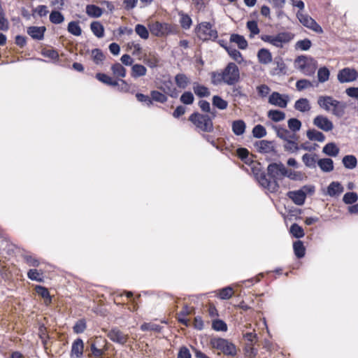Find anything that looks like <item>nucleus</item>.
Returning <instances> with one entry per match:
<instances>
[{
    "label": "nucleus",
    "mask_w": 358,
    "mask_h": 358,
    "mask_svg": "<svg viewBox=\"0 0 358 358\" xmlns=\"http://www.w3.org/2000/svg\"><path fill=\"white\" fill-rule=\"evenodd\" d=\"M46 29L45 27H29L27 29V34L34 39L41 40L43 38Z\"/></svg>",
    "instance_id": "17"
},
{
    "label": "nucleus",
    "mask_w": 358,
    "mask_h": 358,
    "mask_svg": "<svg viewBox=\"0 0 358 358\" xmlns=\"http://www.w3.org/2000/svg\"><path fill=\"white\" fill-rule=\"evenodd\" d=\"M274 67L271 71L273 76L284 75L287 73V67L281 57H275L273 62Z\"/></svg>",
    "instance_id": "14"
},
{
    "label": "nucleus",
    "mask_w": 358,
    "mask_h": 358,
    "mask_svg": "<svg viewBox=\"0 0 358 358\" xmlns=\"http://www.w3.org/2000/svg\"><path fill=\"white\" fill-rule=\"evenodd\" d=\"M175 83L180 89H185L191 83L190 78L185 73H178L175 76Z\"/></svg>",
    "instance_id": "19"
},
{
    "label": "nucleus",
    "mask_w": 358,
    "mask_h": 358,
    "mask_svg": "<svg viewBox=\"0 0 358 358\" xmlns=\"http://www.w3.org/2000/svg\"><path fill=\"white\" fill-rule=\"evenodd\" d=\"M136 33L143 39H147L149 37V32L147 28L142 24H137L135 27Z\"/></svg>",
    "instance_id": "56"
},
{
    "label": "nucleus",
    "mask_w": 358,
    "mask_h": 358,
    "mask_svg": "<svg viewBox=\"0 0 358 358\" xmlns=\"http://www.w3.org/2000/svg\"><path fill=\"white\" fill-rule=\"evenodd\" d=\"M64 15L59 11L53 10L51 12L50 15V21L53 24H61L64 22Z\"/></svg>",
    "instance_id": "51"
},
{
    "label": "nucleus",
    "mask_w": 358,
    "mask_h": 358,
    "mask_svg": "<svg viewBox=\"0 0 358 358\" xmlns=\"http://www.w3.org/2000/svg\"><path fill=\"white\" fill-rule=\"evenodd\" d=\"M293 249L294 255L298 258H302L304 257L306 248L303 245V243L301 241H295L293 244Z\"/></svg>",
    "instance_id": "37"
},
{
    "label": "nucleus",
    "mask_w": 358,
    "mask_h": 358,
    "mask_svg": "<svg viewBox=\"0 0 358 358\" xmlns=\"http://www.w3.org/2000/svg\"><path fill=\"white\" fill-rule=\"evenodd\" d=\"M141 329L143 331H148L150 334L161 333V327L154 323H144L141 326Z\"/></svg>",
    "instance_id": "40"
},
{
    "label": "nucleus",
    "mask_w": 358,
    "mask_h": 358,
    "mask_svg": "<svg viewBox=\"0 0 358 358\" xmlns=\"http://www.w3.org/2000/svg\"><path fill=\"white\" fill-rule=\"evenodd\" d=\"M312 42L308 38L298 41L295 44V48L301 50L306 51L310 48Z\"/></svg>",
    "instance_id": "53"
},
{
    "label": "nucleus",
    "mask_w": 358,
    "mask_h": 358,
    "mask_svg": "<svg viewBox=\"0 0 358 358\" xmlns=\"http://www.w3.org/2000/svg\"><path fill=\"white\" fill-rule=\"evenodd\" d=\"M313 124L318 129L328 132L334 129L333 122L327 117L322 115H317L313 121Z\"/></svg>",
    "instance_id": "12"
},
{
    "label": "nucleus",
    "mask_w": 358,
    "mask_h": 358,
    "mask_svg": "<svg viewBox=\"0 0 358 358\" xmlns=\"http://www.w3.org/2000/svg\"><path fill=\"white\" fill-rule=\"evenodd\" d=\"M267 172L271 179H268L264 172L256 173V178L264 188L270 192H275L279 188L277 180L287 175V169L282 162L271 163L267 167Z\"/></svg>",
    "instance_id": "1"
},
{
    "label": "nucleus",
    "mask_w": 358,
    "mask_h": 358,
    "mask_svg": "<svg viewBox=\"0 0 358 358\" xmlns=\"http://www.w3.org/2000/svg\"><path fill=\"white\" fill-rule=\"evenodd\" d=\"M83 342L80 338H77L72 345L71 354L76 357H80L83 353Z\"/></svg>",
    "instance_id": "28"
},
{
    "label": "nucleus",
    "mask_w": 358,
    "mask_h": 358,
    "mask_svg": "<svg viewBox=\"0 0 358 358\" xmlns=\"http://www.w3.org/2000/svg\"><path fill=\"white\" fill-rule=\"evenodd\" d=\"M86 13L90 17H99L102 15L103 10L97 6L87 5L86 7Z\"/></svg>",
    "instance_id": "36"
},
{
    "label": "nucleus",
    "mask_w": 358,
    "mask_h": 358,
    "mask_svg": "<svg viewBox=\"0 0 358 358\" xmlns=\"http://www.w3.org/2000/svg\"><path fill=\"white\" fill-rule=\"evenodd\" d=\"M229 56L238 64L243 62V58L241 53L236 49L231 47H224Z\"/></svg>",
    "instance_id": "38"
},
{
    "label": "nucleus",
    "mask_w": 358,
    "mask_h": 358,
    "mask_svg": "<svg viewBox=\"0 0 358 358\" xmlns=\"http://www.w3.org/2000/svg\"><path fill=\"white\" fill-rule=\"evenodd\" d=\"M127 46L128 49L131 51L133 55L138 56L141 54L142 48L140 44L131 42L129 43Z\"/></svg>",
    "instance_id": "63"
},
{
    "label": "nucleus",
    "mask_w": 358,
    "mask_h": 358,
    "mask_svg": "<svg viewBox=\"0 0 358 358\" xmlns=\"http://www.w3.org/2000/svg\"><path fill=\"white\" fill-rule=\"evenodd\" d=\"M247 28L250 31V37H252L254 35H257L259 33L257 22L255 20L248 21L247 22Z\"/></svg>",
    "instance_id": "60"
},
{
    "label": "nucleus",
    "mask_w": 358,
    "mask_h": 358,
    "mask_svg": "<svg viewBox=\"0 0 358 358\" xmlns=\"http://www.w3.org/2000/svg\"><path fill=\"white\" fill-rule=\"evenodd\" d=\"M150 96L152 101H155L161 103H164L167 101V96L164 94L157 90L151 91Z\"/></svg>",
    "instance_id": "49"
},
{
    "label": "nucleus",
    "mask_w": 358,
    "mask_h": 358,
    "mask_svg": "<svg viewBox=\"0 0 358 358\" xmlns=\"http://www.w3.org/2000/svg\"><path fill=\"white\" fill-rule=\"evenodd\" d=\"M222 72L224 78V83L232 85L239 81L240 71L235 63H229Z\"/></svg>",
    "instance_id": "8"
},
{
    "label": "nucleus",
    "mask_w": 358,
    "mask_h": 358,
    "mask_svg": "<svg viewBox=\"0 0 358 358\" xmlns=\"http://www.w3.org/2000/svg\"><path fill=\"white\" fill-rule=\"evenodd\" d=\"M257 58L259 63L262 64H268L273 60L271 52L266 48H262L259 50L257 52Z\"/></svg>",
    "instance_id": "21"
},
{
    "label": "nucleus",
    "mask_w": 358,
    "mask_h": 358,
    "mask_svg": "<svg viewBox=\"0 0 358 358\" xmlns=\"http://www.w3.org/2000/svg\"><path fill=\"white\" fill-rule=\"evenodd\" d=\"M344 191L343 187L338 182H332L327 187V194L330 196H339Z\"/></svg>",
    "instance_id": "18"
},
{
    "label": "nucleus",
    "mask_w": 358,
    "mask_h": 358,
    "mask_svg": "<svg viewBox=\"0 0 358 358\" xmlns=\"http://www.w3.org/2000/svg\"><path fill=\"white\" fill-rule=\"evenodd\" d=\"M213 348H215L227 356H235L236 355V348L232 343L222 338H213L210 341Z\"/></svg>",
    "instance_id": "6"
},
{
    "label": "nucleus",
    "mask_w": 358,
    "mask_h": 358,
    "mask_svg": "<svg viewBox=\"0 0 358 358\" xmlns=\"http://www.w3.org/2000/svg\"><path fill=\"white\" fill-rule=\"evenodd\" d=\"M294 108L300 112L306 113L310 110L311 106L308 99L301 98L295 102Z\"/></svg>",
    "instance_id": "23"
},
{
    "label": "nucleus",
    "mask_w": 358,
    "mask_h": 358,
    "mask_svg": "<svg viewBox=\"0 0 358 358\" xmlns=\"http://www.w3.org/2000/svg\"><path fill=\"white\" fill-rule=\"evenodd\" d=\"M212 83L215 85L220 84L221 83H224V78L223 72L217 73L213 72L211 73Z\"/></svg>",
    "instance_id": "62"
},
{
    "label": "nucleus",
    "mask_w": 358,
    "mask_h": 358,
    "mask_svg": "<svg viewBox=\"0 0 358 358\" xmlns=\"http://www.w3.org/2000/svg\"><path fill=\"white\" fill-rule=\"evenodd\" d=\"M232 131L236 136H241L245 133L246 124L242 120H234L232 122Z\"/></svg>",
    "instance_id": "26"
},
{
    "label": "nucleus",
    "mask_w": 358,
    "mask_h": 358,
    "mask_svg": "<svg viewBox=\"0 0 358 358\" xmlns=\"http://www.w3.org/2000/svg\"><path fill=\"white\" fill-rule=\"evenodd\" d=\"M230 42L236 43L240 49L245 50L248 47V42L243 36L233 34L230 36Z\"/></svg>",
    "instance_id": "25"
},
{
    "label": "nucleus",
    "mask_w": 358,
    "mask_h": 358,
    "mask_svg": "<svg viewBox=\"0 0 358 358\" xmlns=\"http://www.w3.org/2000/svg\"><path fill=\"white\" fill-rule=\"evenodd\" d=\"M289 232L293 236L297 238H302L305 235L303 228L296 223L292 224L289 229Z\"/></svg>",
    "instance_id": "47"
},
{
    "label": "nucleus",
    "mask_w": 358,
    "mask_h": 358,
    "mask_svg": "<svg viewBox=\"0 0 358 358\" xmlns=\"http://www.w3.org/2000/svg\"><path fill=\"white\" fill-rule=\"evenodd\" d=\"M307 138L310 141H315L318 142H324L325 141V136L316 129H308L306 131Z\"/></svg>",
    "instance_id": "27"
},
{
    "label": "nucleus",
    "mask_w": 358,
    "mask_h": 358,
    "mask_svg": "<svg viewBox=\"0 0 358 358\" xmlns=\"http://www.w3.org/2000/svg\"><path fill=\"white\" fill-rule=\"evenodd\" d=\"M180 101L184 104L190 105L193 103L194 97L191 92H185L180 96Z\"/></svg>",
    "instance_id": "57"
},
{
    "label": "nucleus",
    "mask_w": 358,
    "mask_h": 358,
    "mask_svg": "<svg viewBox=\"0 0 358 358\" xmlns=\"http://www.w3.org/2000/svg\"><path fill=\"white\" fill-rule=\"evenodd\" d=\"M179 15L180 16V22L181 27L185 29H189L192 22L191 17L187 14H185L182 12H180Z\"/></svg>",
    "instance_id": "48"
},
{
    "label": "nucleus",
    "mask_w": 358,
    "mask_h": 358,
    "mask_svg": "<svg viewBox=\"0 0 358 358\" xmlns=\"http://www.w3.org/2000/svg\"><path fill=\"white\" fill-rule=\"evenodd\" d=\"M192 89L194 94L199 97H208L210 95V92L209 89L206 86L199 84L197 82H194L193 83Z\"/></svg>",
    "instance_id": "20"
},
{
    "label": "nucleus",
    "mask_w": 358,
    "mask_h": 358,
    "mask_svg": "<svg viewBox=\"0 0 358 358\" xmlns=\"http://www.w3.org/2000/svg\"><path fill=\"white\" fill-rule=\"evenodd\" d=\"M287 125L289 127V130L296 134L301 129V122L296 118H290L287 121Z\"/></svg>",
    "instance_id": "46"
},
{
    "label": "nucleus",
    "mask_w": 358,
    "mask_h": 358,
    "mask_svg": "<svg viewBox=\"0 0 358 358\" xmlns=\"http://www.w3.org/2000/svg\"><path fill=\"white\" fill-rule=\"evenodd\" d=\"M313 86V83L306 79L299 80L296 83V87L299 91L304 90Z\"/></svg>",
    "instance_id": "59"
},
{
    "label": "nucleus",
    "mask_w": 358,
    "mask_h": 358,
    "mask_svg": "<svg viewBox=\"0 0 358 358\" xmlns=\"http://www.w3.org/2000/svg\"><path fill=\"white\" fill-rule=\"evenodd\" d=\"M145 63L151 68L155 67L158 62L159 59L155 55H149L144 59Z\"/></svg>",
    "instance_id": "64"
},
{
    "label": "nucleus",
    "mask_w": 358,
    "mask_h": 358,
    "mask_svg": "<svg viewBox=\"0 0 358 358\" xmlns=\"http://www.w3.org/2000/svg\"><path fill=\"white\" fill-rule=\"evenodd\" d=\"M96 78L100 82L106 84L110 86L115 87L118 85L117 81L112 79L111 77L108 76L105 73H98L96 74Z\"/></svg>",
    "instance_id": "34"
},
{
    "label": "nucleus",
    "mask_w": 358,
    "mask_h": 358,
    "mask_svg": "<svg viewBox=\"0 0 358 358\" xmlns=\"http://www.w3.org/2000/svg\"><path fill=\"white\" fill-rule=\"evenodd\" d=\"M28 278L38 282L43 281L42 273L36 269H30L27 273Z\"/></svg>",
    "instance_id": "61"
},
{
    "label": "nucleus",
    "mask_w": 358,
    "mask_h": 358,
    "mask_svg": "<svg viewBox=\"0 0 358 358\" xmlns=\"http://www.w3.org/2000/svg\"><path fill=\"white\" fill-rule=\"evenodd\" d=\"M287 195L295 204L298 206L303 205L306 200L305 194L300 189L296 191H289L287 192Z\"/></svg>",
    "instance_id": "16"
},
{
    "label": "nucleus",
    "mask_w": 358,
    "mask_h": 358,
    "mask_svg": "<svg viewBox=\"0 0 358 358\" xmlns=\"http://www.w3.org/2000/svg\"><path fill=\"white\" fill-rule=\"evenodd\" d=\"M294 38L290 32H280L277 35H262L261 39L276 48H282L283 45L289 43Z\"/></svg>",
    "instance_id": "5"
},
{
    "label": "nucleus",
    "mask_w": 358,
    "mask_h": 358,
    "mask_svg": "<svg viewBox=\"0 0 358 358\" xmlns=\"http://www.w3.org/2000/svg\"><path fill=\"white\" fill-rule=\"evenodd\" d=\"M8 29L9 22L5 16V13L2 8V2L0 0V30L7 31Z\"/></svg>",
    "instance_id": "44"
},
{
    "label": "nucleus",
    "mask_w": 358,
    "mask_h": 358,
    "mask_svg": "<svg viewBox=\"0 0 358 358\" xmlns=\"http://www.w3.org/2000/svg\"><path fill=\"white\" fill-rule=\"evenodd\" d=\"M90 28L93 34L98 38H102L104 36L103 26L99 22H92Z\"/></svg>",
    "instance_id": "35"
},
{
    "label": "nucleus",
    "mask_w": 358,
    "mask_h": 358,
    "mask_svg": "<svg viewBox=\"0 0 358 358\" xmlns=\"http://www.w3.org/2000/svg\"><path fill=\"white\" fill-rule=\"evenodd\" d=\"M68 31L74 36H80L82 34V29L78 24V22L72 21L69 23Z\"/></svg>",
    "instance_id": "50"
},
{
    "label": "nucleus",
    "mask_w": 358,
    "mask_h": 358,
    "mask_svg": "<svg viewBox=\"0 0 358 358\" xmlns=\"http://www.w3.org/2000/svg\"><path fill=\"white\" fill-rule=\"evenodd\" d=\"M273 129L276 132L277 136L282 139L285 142L294 139L298 136L296 134H294L290 130L280 126L273 125Z\"/></svg>",
    "instance_id": "15"
},
{
    "label": "nucleus",
    "mask_w": 358,
    "mask_h": 358,
    "mask_svg": "<svg viewBox=\"0 0 358 358\" xmlns=\"http://www.w3.org/2000/svg\"><path fill=\"white\" fill-rule=\"evenodd\" d=\"M196 34L203 41L215 40L217 38V32L213 29L210 22H203L200 23L196 29Z\"/></svg>",
    "instance_id": "7"
},
{
    "label": "nucleus",
    "mask_w": 358,
    "mask_h": 358,
    "mask_svg": "<svg viewBox=\"0 0 358 358\" xmlns=\"http://www.w3.org/2000/svg\"><path fill=\"white\" fill-rule=\"evenodd\" d=\"M212 329L216 331L226 332L227 331V325L222 320L213 319Z\"/></svg>",
    "instance_id": "39"
},
{
    "label": "nucleus",
    "mask_w": 358,
    "mask_h": 358,
    "mask_svg": "<svg viewBox=\"0 0 358 358\" xmlns=\"http://www.w3.org/2000/svg\"><path fill=\"white\" fill-rule=\"evenodd\" d=\"M267 116L272 121L278 122L285 119V113L278 110H270L267 113Z\"/></svg>",
    "instance_id": "32"
},
{
    "label": "nucleus",
    "mask_w": 358,
    "mask_h": 358,
    "mask_svg": "<svg viewBox=\"0 0 358 358\" xmlns=\"http://www.w3.org/2000/svg\"><path fill=\"white\" fill-rule=\"evenodd\" d=\"M322 152L328 156L336 157L339 153V148L334 143H329L323 148Z\"/></svg>",
    "instance_id": "33"
},
{
    "label": "nucleus",
    "mask_w": 358,
    "mask_h": 358,
    "mask_svg": "<svg viewBox=\"0 0 358 358\" xmlns=\"http://www.w3.org/2000/svg\"><path fill=\"white\" fill-rule=\"evenodd\" d=\"M358 77V73L356 70L350 68H344L338 71L337 75L340 83H350L355 80Z\"/></svg>",
    "instance_id": "13"
},
{
    "label": "nucleus",
    "mask_w": 358,
    "mask_h": 358,
    "mask_svg": "<svg viewBox=\"0 0 358 358\" xmlns=\"http://www.w3.org/2000/svg\"><path fill=\"white\" fill-rule=\"evenodd\" d=\"M297 18L299 22L307 28L317 32L322 33V27L313 20L311 17L301 12H298L296 14Z\"/></svg>",
    "instance_id": "10"
},
{
    "label": "nucleus",
    "mask_w": 358,
    "mask_h": 358,
    "mask_svg": "<svg viewBox=\"0 0 358 358\" xmlns=\"http://www.w3.org/2000/svg\"><path fill=\"white\" fill-rule=\"evenodd\" d=\"M295 66L306 76H311L316 70L315 61L309 57L299 56L294 61Z\"/></svg>",
    "instance_id": "4"
},
{
    "label": "nucleus",
    "mask_w": 358,
    "mask_h": 358,
    "mask_svg": "<svg viewBox=\"0 0 358 358\" xmlns=\"http://www.w3.org/2000/svg\"><path fill=\"white\" fill-rule=\"evenodd\" d=\"M113 74L116 77L124 78L126 76V69L120 63H115L111 66Z\"/></svg>",
    "instance_id": "42"
},
{
    "label": "nucleus",
    "mask_w": 358,
    "mask_h": 358,
    "mask_svg": "<svg viewBox=\"0 0 358 358\" xmlns=\"http://www.w3.org/2000/svg\"><path fill=\"white\" fill-rule=\"evenodd\" d=\"M358 199L357 194L355 192H347L344 194L343 201L346 204H352Z\"/></svg>",
    "instance_id": "58"
},
{
    "label": "nucleus",
    "mask_w": 358,
    "mask_h": 358,
    "mask_svg": "<svg viewBox=\"0 0 358 358\" xmlns=\"http://www.w3.org/2000/svg\"><path fill=\"white\" fill-rule=\"evenodd\" d=\"M257 150L262 153H269L273 151L272 143L268 141L262 140L256 143Z\"/></svg>",
    "instance_id": "30"
},
{
    "label": "nucleus",
    "mask_w": 358,
    "mask_h": 358,
    "mask_svg": "<svg viewBox=\"0 0 358 358\" xmlns=\"http://www.w3.org/2000/svg\"><path fill=\"white\" fill-rule=\"evenodd\" d=\"M268 101L273 106L285 108L287 106L289 96L287 94H281L279 92H273L269 96Z\"/></svg>",
    "instance_id": "11"
},
{
    "label": "nucleus",
    "mask_w": 358,
    "mask_h": 358,
    "mask_svg": "<svg viewBox=\"0 0 358 358\" xmlns=\"http://www.w3.org/2000/svg\"><path fill=\"white\" fill-rule=\"evenodd\" d=\"M150 31L157 37L166 36L173 31L172 26L168 23L152 22L148 24Z\"/></svg>",
    "instance_id": "9"
},
{
    "label": "nucleus",
    "mask_w": 358,
    "mask_h": 358,
    "mask_svg": "<svg viewBox=\"0 0 358 358\" xmlns=\"http://www.w3.org/2000/svg\"><path fill=\"white\" fill-rule=\"evenodd\" d=\"M92 58L93 62L99 65L103 63L105 56L101 50L96 48L92 50Z\"/></svg>",
    "instance_id": "45"
},
{
    "label": "nucleus",
    "mask_w": 358,
    "mask_h": 358,
    "mask_svg": "<svg viewBox=\"0 0 358 358\" xmlns=\"http://www.w3.org/2000/svg\"><path fill=\"white\" fill-rule=\"evenodd\" d=\"M342 162L343 166L348 169H353L357 165V159L356 157L352 155H345L343 158Z\"/></svg>",
    "instance_id": "31"
},
{
    "label": "nucleus",
    "mask_w": 358,
    "mask_h": 358,
    "mask_svg": "<svg viewBox=\"0 0 358 358\" xmlns=\"http://www.w3.org/2000/svg\"><path fill=\"white\" fill-rule=\"evenodd\" d=\"M189 120L196 128L203 132H212L213 131V123L212 118L208 115H203L199 113H193Z\"/></svg>",
    "instance_id": "3"
},
{
    "label": "nucleus",
    "mask_w": 358,
    "mask_h": 358,
    "mask_svg": "<svg viewBox=\"0 0 358 358\" xmlns=\"http://www.w3.org/2000/svg\"><path fill=\"white\" fill-rule=\"evenodd\" d=\"M317 157L316 154L306 153L302 156V161L306 166L313 169L315 168L316 162L317 163Z\"/></svg>",
    "instance_id": "29"
},
{
    "label": "nucleus",
    "mask_w": 358,
    "mask_h": 358,
    "mask_svg": "<svg viewBox=\"0 0 358 358\" xmlns=\"http://www.w3.org/2000/svg\"><path fill=\"white\" fill-rule=\"evenodd\" d=\"M317 103L321 109L331 113L337 118H341L345 115L347 103L338 101L331 96H320Z\"/></svg>",
    "instance_id": "2"
},
{
    "label": "nucleus",
    "mask_w": 358,
    "mask_h": 358,
    "mask_svg": "<svg viewBox=\"0 0 358 358\" xmlns=\"http://www.w3.org/2000/svg\"><path fill=\"white\" fill-rule=\"evenodd\" d=\"M212 103L215 107L220 110H224L228 106V102L218 95H215L213 96Z\"/></svg>",
    "instance_id": "41"
},
{
    "label": "nucleus",
    "mask_w": 358,
    "mask_h": 358,
    "mask_svg": "<svg viewBox=\"0 0 358 358\" xmlns=\"http://www.w3.org/2000/svg\"><path fill=\"white\" fill-rule=\"evenodd\" d=\"M317 165L323 172H331L334 170V162L330 158L320 159L317 161Z\"/></svg>",
    "instance_id": "24"
},
{
    "label": "nucleus",
    "mask_w": 358,
    "mask_h": 358,
    "mask_svg": "<svg viewBox=\"0 0 358 358\" xmlns=\"http://www.w3.org/2000/svg\"><path fill=\"white\" fill-rule=\"evenodd\" d=\"M219 297L221 299H229L234 294V290L231 287H227L219 290Z\"/></svg>",
    "instance_id": "55"
},
{
    "label": "nucleus",
    "mask_w": 358,
    "mask_h": 358,
    "mask_svg": "<svg viewBox=\"0 0 358 358\" xmlns=\"http://www.w3.org/2000/svg\"><path fill=\"white\" fill-rule=\"evenodd\" d=\"M329 71L326 67H322L319 69L317 71V78L319 82L324 83L329 80Z\"/></svg>",
    "instance_id": "54"
},
{
    "label": "nucleus",
    "mask_w": 358,
    "mask_h": 358,
    "mask_svg": "<svg viewBox=\"0 0 358 358\" xmlns=\"http://www.w3.org/2000/svg\"><path fill=\"white\" fill-rule=\"evenodd\" d=\"M252 135L257 138H261L266 136V130L265 127L261 124L255 126L252 129Z\"/></svg>",
    "instance_id": "52"
},
{
    "label": "nucleus",
    "mask_w": 358,
    "mask_h": 358,
    "mask_svg": "<svg viewBox=\"0 0 358 358\" xmlns=\"http://www.w3.org/2000/svg\"><path fill=\"white\" fill-rule=\"evenodd\" d=\"M299 136L294 139L285 142L283 148L285 151L289 153H295L299 150V145L298 143Z\"/></svg>",
    "instance_id": "22"
},
{
    "label": "nucleus",
    "mask_w": 358,
    "mask_h": 358,
    "mask_svg": "<svg viewBox=\"0 0 358 358\" xmlns=\"http://www.w3.org/2000/svg\"><path fill=\"white\" fill-rule=\"evenodd\" d=\"M146 68L141 64H134L131 68V76L134 78L143 76L146 74Z\"/></svg>",
    "instance_id": "43"
}]
</instances>
